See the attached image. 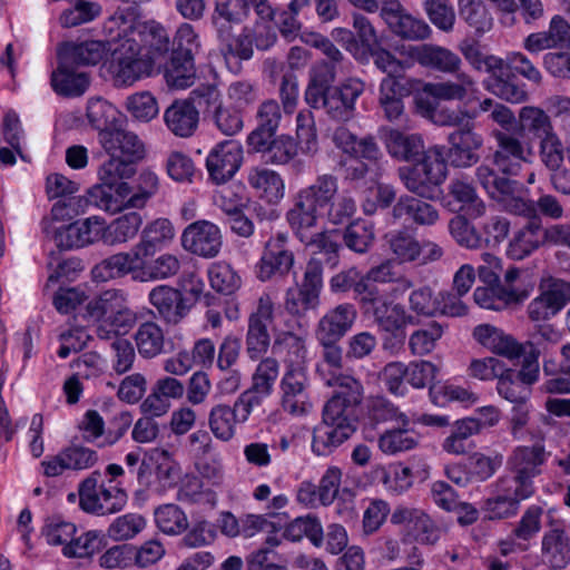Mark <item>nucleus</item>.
Masks as SVG:
<instances>
[{
  "mask_svg": "<svg viewBox=\"0 0 570 570\" xmlns=\"http://www.w3.org/2000/svg\"><path fill=\"white\" fill-rule=\"evenodd\" d=\"M180 240L185 250L204 258L217 256L223 244L219 228L208 220L189 224L184 229Z\"/></svg>",
  "mask_w": 570,
  "mask_h": 570,
  "instance_id": "nucleus-12",
  "label": "nucleus"
},
{
  "mask_svg": "<svg viewBox=\"0 0 570 570\" xmlns=\"http://www.w3.org/2000/svg\"><path fill=\"white\" fill-rule=\"evenodd\" d=\"M140 20L129 8H118L102 24V36L108 48L136 46L134 32Z\"/></svg>",
  "mask_w": 570,
  "mask_h": 570,
  "instance_id": "nucleus-18",
  "label": "nucleus"
},
{
  "mask_svg": "<svg viewBox=\"0 0 570 570\" xmlns=\"http://www.w3.org/2000/svg\"><path fill=\"white\" fill-rule=\"evenodd\" d=\"M389 154L402 161H419L428 154L423 138L417 134H404L396 129L389 131L385 138Z\"/></svg>",
  "mask_w": 570,
  "mask_h": 570,
  "instance_id": "nucleus-36",
  "label": "nucleus"
},
{
  "mask_svg": "<svg viewBox=\"0 0 570 570\" xmlns=\"http://www.w3.org/2000/svg\"><path fill=\"white\" fill-rule=\"evenodd\" d=\"M337 190V178L331 174L320 175L313 184L299 189L286 214L292 229L303 232L307 227H316L320 214L325 212Z\"/></svg>",
  "mask_w": 570,
  "mask_h": 570,
  "instance_id": "nucleus-1",
  "label": "nucleus"
},
{
  "mask_svg": "<svg viewBox=\"0 0 570 570\" xmlns=\"http://www.w3.org/2000/svg\"><path fill=\"white\" fill-rule=\"evenodd\" d=\"M443 333L444 326L436 321H432L425 326L415 330L409 336V348L411 353L417 356L430 354L435 348Z\"/></svg>",
  "mask_w": 570,
  "mask_h": 570,
  "instance_id": "nucleus-55",
  "label": "nucleus"
},
{
  "mask_svg": "<svg viewBox=\"0 0 570 570\" xmlns=\"http://www.w3.org/2000/svg\"><path fill=\"white\" fill-rule=\"evenodd\" d=\"M237 423H239V420L234 406L216 404L208 413L210 432L223 442H228L235 436Z\"/></svg>",
  "mask_w": 570,
  "mask_h": 570,
  "instance_id": "nucleus-47",
  "label": "nucleus"
},
{
  "mask_svg": "<svg viewBox=\"0 0 570 570\" xmlns=\"http://www.w3.org/2000/svg\"><path fill=\"white\" fill-rule=\"evenodd\" d=\"M135 341L139 354L145 358H153L164 352V332L156 322L141 323L136 331Z\"/></svg>",
  "mask_w": 570,
  "mask_h": 570,
  "instance_id": "nucleus-48",
  "label": "nucleus"
},
{
  "mask_svg": "<svg viewBox=\"0 0 570 570\" xmlns=\"http://www.w3.org/2000/svg\"><path fill=\"white\" fill-rule=\"evenodd\" d=\"M104 537L97 531H88L75 538L62 548L67 558H90L102 550Z\"/></svg>",
  "mask_w": 570,
  "mask_h": 570,
  "instance_id": "nucleus-61",
  "label": "nucleus"
},
{
  "mask_svg": "<svg viewBox=\"0 0 570 570\" xmlns=\"http://www.w3.org/2000/svg\"><path fill=\"white\" fill-rule=\"evenodd\" d=\"M491 489L497 492H503L520 503L531 498L535 492L534 481L527 480V478L508 471L491 484Z\"/></svg>",
  "mask_w": 570,
  "mask_h": 570,
  "instance_id": "nucleus-58",
  "label": "nucleus"
},
{
  "mask_svg": "<svg viewBox=\"0 0 570 570\" xmlns=\"http://www.w3.org/2000/svg\"><path fill=\"white\" fill-rule=\"evenodd\" d=\"M365 83L351 77L331 87L324 108L325 114L336 121H348L355 116L356 100L363 95Z\"/></svg>",
  "mask_w": 570,
  "mask_h": 570,
  "instance_id": "nucleus-11",
  "label": "nucleus"
},
{
  "mask_svg": "<svg viewBox=\"0 0 570 570\" xmlns=\"http://www.w3.org/2000/svg\"><path fill=\"white\" fill-rule=\"evenodd\" d=\"M543 509L540 505L532 504L525 509L521 519L511 531V535L519 541L528 544L541 531Z\"/></svg>",
  "mask_w": 570,
  "mask_h": 570,
  "instance_id": "nucleus-64",
  "label": "nucleus"
},
{
  "mask_svg": "<svg viewBox=\"0 0 570 570\" xmlns=\"http://www.w3.org/2000/svg\"><path fill=\"white\" fill-rule=\"evenodd\" d=\"M284 538L298 542L307 538L314 546L320 547L323 542L324 533L320 520L311 514L297 517L289 522L283 533Z\"/></svg>",
  "mask_w": 570,
  "mask_h": 570,
  "instance_id": "nucleus-52",
  "label": "nucleus"
},
{
  "mask_svg": "<svg viewBox=\"0 0 570 570\" xmlns=\"http://www.w3.org/2000/svg\"><path fill=\"white\" fill-rule=\"evenodd\" d=\"M546 460L547 453L542 444L520 445L508 456L505 469L533 481L541 474V466Z\"/></svg>",
  "mask_w": 570,
  "mask_h": 570,
  "instance_id": "nucleus-26",
  "label": "nucleus"
},
{
  "mask_svg": "<svg viewBox=\"0 0 570 570\" xmlns=\"http://www.w3.org/2000/svg\"><path fill=\"white\" fill-rule=\"evenodd\" d=\"M247 181L256 194L267 203L275 204L284 197L285 186L279 174L264 167H253Z\"/></svg>",
  "mask_w": 570,
  "mask_h": 570,
  "instance_id": "nucleus-39",
  "label": "nucleus"
},
{
  "mask_svg": "<svg viewBox=\"0 0 570 570\" xmlns=\"http://www.w3.org/2000/svg\"><path fill=\"white\" fill-rule=\"evenodd\" d=\"M135 193L122 203L125 208H144L159 189L158 176L151 170H142L135 185Z\"/></svg>",
  "mask_w": 570,
  "mask_h": 570,
  "instance_id": "nucleus-62",
  "label": "nucleus"
},
{
  "mask_svg": "<svg viewBox=\"0 0 570 570\" xmlns=\"http://www.w3.org/2000/svg\"><path fill=\"white\" fill-rule=\"evenodd\" d=\"M155 521L158 529L170 535L183 533L188 528L185 512L176 504H164L155 510Z\"/></svg>",
  "mask_w": 570,
  "mask_h": 570,
  "instance_id": "nucleus-60",
  "label": "nucleus"
},
{
  "mask_svg": "<svg viewBox=\"0 0 570 570\" xmlns=\"http://www.w3.org/2000/svg\"><path fill=\"white\" fill-rule=\"evenodd\" d=\"M407 56L422 67L442 73H456L462 67V60L455 52L433 43L410 46L407 48Z\"/></svg>",
  "mask_w": 570,
  "mask_h": 570,
  "instance_id": "nucleus-19",
  "label": "nucleus"
},
{
  "mask_svg": "<svg viewBox=\"0 0 570 570\" xmlns=\"http://www.w3.org/2000/svg\"><path fill=\"white\" fill-rule=\"evenodd\" d=\"M357 309L352 303H342L330 308L316 326V338L341 341L353 327Z\"/></svg>",
  "mask_w": 570,
  "mask_h": 570,
  "instance_id": "nucleus-22",
  "label": "nucleus"
},
{
  "mask_svg": "<svg viewBox=\"0 0 570 570\" xmlns=\"http://www.w3.org/2000/svg\"><path fill=\"white\" fill-rule=\"evenodd\" d=\"M519 129L539 141L554 132L550 116L535 106H524L519 110Z\"/></svg>",
  "mask_w": 570,
  "mask_h": 570,
  "instance_id": "nucleus-46",
  "label": "nucleus"
},
{
  "mask_svg": "<svg viewBox=\"0 0 570 570\" xmlns=\"http://www.w3.org/2000/svg\"><path fill=\"white\" fill-rule=\"evenodd\" d=\"M111 48L102 40H87L82 42H66L58 49V59L65 63L79 66H96L105 59Z\"/></svg>",
  "mask_w": 570,
  "mask_h": 570,
  "instance_id": "nucleus-29",
  "label": "nucleus"
},
{
  "mask_svg": "<svg viewBox=\"0 0 570 570\" xmlns=\"http://www.w3.org/2000/svg\"><path fill=\"white\" fill-rule=\"evenodd\" d=\"M374 322L384 332L395 333L407 324L414 323V317L407 314L402 304L385 299L372 312Z\"/></svg>",
  "mask_w": 570,
  "mask_h": 570,
  "instance_id": "nucleus-45",
  "label": "nucleus"
},
{
  "mask_svg": "<svg viewBox=\"0 0 570 570\" xmlns=\"http://www.w3.org/2000/svg\"><path fill=\"white\" fill-rule=\"evenodd\" d=\"M540 558L551 570H563L570 564V538L562 527H553L543 533Z\"/></svg>",
  "mask_w": 570,
  "mask_h": 570,
  "instance_id": "nucleus-23",
  "label": "nucleus"
},
{
  "mask_svg": "<svg viewBox=\"0 0 570 570\" xmlns=\"http://www.w3.org/2000/svg\"><path fill=\"white\" fill-rule=\"evenodd\" d=\"M99 142L108 156L138 161L145 155V146L132 131L115 127L98 135Z\"/></svg>",
  "mask_w": 570,
  "mask_h": 570,
  "instance_id": "nucleus-20",
  "label": "nucleus"
},
{
  "mask_svg": "<svg viewBox=\"0 0 570 570\" xmlns=\"http://www.w3.org/2000/svg\"><path fill=\"white\" fill-rule=\"evenodd\" d=\"M570 302V282L549 277L541 284V294L528 306L532 321H546L556 316Z\"/></svg>",
  "mask_w": 570,
  "mask_h": 570,
  "instance_id": "nucleus-6",
  "label": "nucleus"
},
{
  "mask_svg": "<svg viewBox=\"0 0 570 570\" xmlns=\"http://www.w3.org/2000/svg\"><path fill=\"white\" fill-rule=\"evenodd\" d=\"M117 116V108L107 100L100 97L89 99L87 118L91 126L98 130V135L102 134L105 130L115 128Z\"/></svg>",
  "mask_w": 570,
  "mask_h": 570,
  "instance_id": "nucleus-59",
  "label": "nucleus"
},
{
  "mask_svg": "<svg viewBox=\"0 0 570 570\" xmlns=\"http://www.w3.org/2000/svg\"><path fill=\"white\" fill-rule=\"evenodd\" d=\"M354 432L355 426L342 423L332 424L326 420H322L313 431V452L317 455H327L350 439Z\"/></svg>",
  "mask_w": 570,
  "mask_h": 570,
  "instance_id": "nucleus-37",
  "label": "nucleus"
},
{
  "mask_svg": "<svg viewBox=\"0 0 570 570\" xmlns=\"http://www.w3.org/2000/svg\"><path fill=\"white\" fill-rule=\"evenodd\" d=\"M148 299L159 316L169 324H178L190 308L183 293L168 285H158L153 288Z\"/></svg>",
  "mask_w": 570,
  "mask_h": 570,
  "instance_id": "nucleus-24",
  "label": "nucleus"
},
{
  "mask_svg": "<svg viewBox=\"0 0 570 570\" xmlns=\"http://www.w3.org/2000/svg\"><path fill=\"white\" fill-rule=\"evenodd\" d=\"M166 83L174 89H185L194 85L196 78L194 58L171 55L164 69Z\"/></svg>",
  "mask_w": 570,
  "mask_h": 570,
  "instance_id": "nucleus-49",
  "label": "nucleus"
},
{
  "mask_svg": "<svg viewBox=\"0 0 570 570\" xmlns=\"http://www.w3.org/2000/svg\"><path fill=\"white\" fill-rule=\"evenodd\" d=\"M448 141L450 147L446 156L453 167L468 168L479 161L476 151L482 147L483 138L472 126L465 125L452 131Z\"/></svg>",
  "mask_w": 570,
  "mask_h": 570,
  "instance_id": "nucleus-16",
  "label": "nucleus"
},
{
  "mask_svg": "<svg viewBox=\"0 0 570 570\" xmlns=\"http://www.w3.org/2000/svg\"><path fill=\"white\" fill-rule=\"evenodd\" d=\"M375 239L374 226L365 219H355L351 222L343 234L345 246L357 253H366L373 245Z\"/></svg>",
  "mask_w": 570,
  "mask_h": 570,
  "instance_id": "nucleus-53",
  "label": "nucleus"
},
{
  "mask_svg": "<svg viewBox=\"0 0 570 570\" xmlns=\"http://www.w3.org/2000/svg\"><path fill=\"white\" fill-rule=\"evenodd\" d=\"M391 522L396 525H404L423 544L433 546L441 537L439 525L428 513L417 508L399 505L391 514Z\"/></svg>",
  "mask_w": 570,
  "mask_h": 570,
  "instance_id": "nucleus-17",
  "label": "nucleus"
},
{
  "mask_svg": "<svg viewBox=\"0 0 570 570\" xmlns=\"http://www.w3.org/2000/svg\"><path fill=\"white\" fill-rule=\"evenodd\" d=\"M275 317V304L268 293H263L248 315L245 346L248 357L261 358L271 346L269 326Z\"/></svg>",
  "mask_w": 570,
  "mask_h": 570,
  "instance_id": "nucleus-4",
  "label": "nucleus"
},
{
  "mask_svg": "<svg viewBox=\"0 0 570 570\" xmlns=\"http://www.w3.org/2000/svg\"><path fill=\"white\" fill-rule=\"evenodd\" d=\"M126 303L127 294L122 289H107L89 301L86 307L87 315L95 321L107 318Z\"/></svg>",
  "mask_w": 570,
  "mask_h": 570,
  "instance_id": "nucleus-56",
  "label": "nucleus"
},
{
  "mask_svg": "<svg viewBox=\"0 0 570 570\" xmlns=\"http://www.w3.org/2000/svg\"><path fill=\"white\" fill-rule=\"evenodd\" d=\"M497 148L492 155V165L504 175H517L521 163L530 161L533 156L531 144H524L518 137L504 131H495Z\"/></svg>",
  "mask_w": 570,
  "mask_h": 570,
  "instance_id": "nucleus-8",
  "label": "nucleus"
},
{
  "mask_svg": "<svg viewBox=\"0 0 570 570\" xmlns=\"http://www.w3.org/2000/svg\"><path fill=\"white\" fill-rule=\"evenodd\" d=\"M75 66L65 63L58 59V67L52 71L50 83L53 91L62 97H80L90 85V77L87 72L76 71Z\"/></svg>",
  "mask_w": 570,
  "mask_h": 570,
  "instance_id": "nucleus-30",
  "label": "nucleus"
},
{
  "mask_svg": "<svg viewBox=\"0 0 570 570\" xmlns=\"http://www.w3.org/2000/svg\"><path fill=\"white\" fill-rule=\"evenodd\" d=\"M527 295L511 287H504L497 283L475 288L474 302L482 308L501 311L511 304L521 303Z\"/></svg>",
  "mask_w": 570,
  "mask_h": 570,
  "instance_id": "nucleus-40",
  "label": "nucleus"
},
{
  "mask_svg": "<svg viewBox=\"0 0 570 570\" xmlns=\"http://www.w3.org/2000/svg\"><path fill=\"white\" fill-rule=\"evenodd\" d=\"M454 80L426 82L423 92L441 101H469L478 94L476 80L469 73L458 71Z\"/></svg>",
  "mask_w": 570,
  "mask_h": 570,
  "instance_id": "nucleus-21",
  "label": "nucleus"
},
{
  "mask_svg": "<svg viewBox=\"0 0 570 570\" xmlns=\"http://www.w3.org/2000/svg\"><path fill=\"white\" fill-rule=\"evenodd\" d=\"M389 250L401 264L414 263L419 258V239L407 230H394L385 235Z\"/></svg>",
  "mask_w": 570,
  "mask_h": 570,
  "instance_id": "nucleus-50",
  "label": "nucleus"
},
{
  "mask_svg": "<svg viewBox=\"0 0 570 570\" xmlns=\"http://www.w3.org/2000/svg\"><path fill=\"white\" fill-rule=\"evenodd\" d=\"M101 473L96 470L85 478L78 487L79 507L87 513L96 515L114 514L127 503L125 490L114 484L100 483Z\"/></svg>",
  "mask_w": 570,
  "mask_h": 570,
  "instance_id": "nucleus-3",
  "label": "nucleus"
},
{
  "mask_svg": "<svg viewBox=\"0 0 570 570\" xmlns=\"http://www.w3.org/2000/svg\"><path fill=\"white\" fill-rule=\"evenodd\" d=\"M136 49L153 66L159 59L164 58L171 49L173 41L167 29L155 20L142 21L136 27L134 32Z\"/></svg>",
  "mask_w": 570,
  "mask_h": 570,
  "instance_id": "nucleus-14",
  "label": "nucleus"
},
{
  "mask_svg": "<svg viewBox=\"0 0 570 570\" xmlns=\"http://www.w3.org/2000/svg\"><path fill=\"white\" fill-rule=\"evenodd\" d=\"M167 129L179 138L191 137L199 124V110L188 99L175 100L164 112Z\"/></svg>",
  "mask_w": 570,
  "mask_h": 570,
  "instance_id": "nucleus-27",
  "label": "nucleus"
},
{
  "mask_svg": "<svg viewBox=\"0 0 570 570\" xmlns=\"http://www.w3.org/2000/svg\"><path fill=\"white\" fill-rule=\"evenodd\" d=\"M176 235L175 227L168 218L159 217L146 224L140 240L155 253L169 245Z\"/></svg>",
  "mask_w": 570,
  "mask_h": 570,
  "instance_id": "nucleus-54",
  "label": "nucleus"
},
{
  "mask_svg": "<svg viewBox=\"0 0 570 570\" xmlns=\"http://www.w3.org/2000/svg\"><path fill=\"white\" fill-rule=\"evenodd\" d=\"M474 337L485 347L508 358L522 354V347L509 335L491 325H479L474 328Z\"/></svg>",
  "mask_w": 570,
  "mask_h": 570,
  "instance_id": "nucleus-42",
  "label": "nucleus"
},
{
  "mask_svg": "<svg viewBox=\"0 0 570 570\" xmlns=\"http://www.w3.org/2000/svg\"><path fill=\"white\" fill-rule=\"evenodd\" d=\"M470 476L473 482H485L491 479L503 464V455L494 453L487 455L474 452L468 458Z\"/></svg>",
  "mask_w": 570,
  "mask_h": 570,
  "instance_id": "nucleus-63",
  "label": "nucleus"
},
{
  "mask_svg": "<svg viewBox=\"0 0 570 570\" xmlns=\"http://www.w3.org/2000/svg\"><path fill=\"white\" fill-rule=\"evenodd\" d=\"M316 227H307L303 232L293 229L296 236L307 247L313 248L314 254L325 255V262L331 267L338 264L340 244L333 239L332 235L325 230L314 232Z\"/></svg>",
  "mask_w": 570,
  "mask_h": 570,
  "instance_id": "nucleus-44",
  "label": "nucleus"
},
{
  "mask_svg": "<svg viewBox=\"0 0 570 570\" xmlns=\"http://www.w3.org/2000/svg\"><path fill=\"white\" fill-rule=\"evenodd\" d=\"M381 17L390 30L404 40L420 41L429 39L432 35L431 27L423 19L406 12L399 0H392L387 7L383 8Z\"/></svg>",
  "mask_w": 570,
  "mask_h": 570,
  "instance_id": "nucleus-13",
  "label": "nucleus"
},
{
  "mask_svg": "<svg viewBox=\"0 0 570 570\" xmlns=\"http://www.w3.org/2000/svg\"><path fill=\"white\" fill-rule=\"evenodd\" d=\"M458 6L460 18L478 35L491 30L493 19L482 0H459Z\"/></svg>",
  "mask_w": 570,
  "mask_h": 570,
  "instance_id": "nucleus-51",
  "label": "nucleus"
},
{
  "mask_svg": "<svg viewBox=\"0 0 570 570\" xmlns=\"http://www.w3.org/2000/svg\"><path fill=\"white\" fill-rule=\"evenodd\" d=\"M142 222L139 213L129 212L112 219L106 226L102 224V242L109 246L126 244L137 236Z\"/></svg>",
  "mask_w": 570,
  "mask_h": 570,
  "instance_id": "nucleus-38",
  "label": "nucleus"
},
{
  "mask_svg": "<svg viewBox=\"0 0 570 570\" xmlns=\"http://www.w3.org/2000/svg\"><path fill=\"white\" fill-rule=\"evenodd\" d=\"M136 173L135 163L121 159L117 156H109L97 170L98 179L109 189L120 180L131 178Z\"/></svg>",
  "mask_w": 570,
  "mask_h": 570,
  "instance_id": "nucleus-57",
  "label": "nucleus"
},
{
  "mask_svg": "<svg viewBox=\"0 0 570 570\" xmlns=\"http://www.w3.org/2000/svg\"><path fill=\"white\" fill-rule=\"evenodd\" d=\"M252 7V0H217L212 19L218 38L228 39L230 29L242 26Z\"/></svg>",
  "mask_w": 570,
  "mask_h": 570,
  "instance_id": "nucleus-28",
  "label": "nucleus"
},
{
  "mask_svg": "<svg viewBox=\"0 0 570 570\" xmlns=\"http://www.w3.org/2000/svg\"><path fill=\"white\" fill-rule=\"evenodd\" d=\"M448 195L471 218H479L485 214L487 206L479 197L472 181L466 176H458L450 180Z\"/></svg>",
  "mask_w": 570,
  "mask_h": 570,
  "instance_id": "nucleus-34",
  "label": "nucleus"
},
{
  "mask_svg": "<svg viewBox=\"0 0 570 570\" xmlns=\"http://www.w3.org/2000/svg\"><path fill=\"white\" fill-rule=\"evenodd\" d=\"M475 177L493 199L501 200L512 197L518 191V181L499 176L489 164H481L475 170Z\"/></svg>",
  "mask_w": 570,
  "mask_h": 570,
  "instance_id": "nucleus-43",
  "label": "nucleus"
},
{
  "mask_svg": "<svg viewBox=\"0 0 570 570\" xmlns=\"http://www.w3.org/2000/svg\"><path fill=\"white\" fill-rule=\"evenodd\" d=\"M395 219L406 217L420 226H432L440 219L439 209L432 204L413 196H401L392 208Z\"/></svg>",
  "mask_w": 570,
  "mask_h": 570,
  "instance_id": "nucleus-35",
  "label": "nucleus"
},
{
  "mask_svg": "<svg viewBox=\"0 0 570 570\" xmlns=\"http://www.w3.org/2000/svg\"><path fill=\"white\" fill-rule=\"evenodd\" d=\"M399 177L405 188L421 198L436 199L438 189L446 177V165L439 147L428 148L424 158L410 166L400 167Z\"/></svg>",
  "mask_w": 570,
  "mask_h": 570,
  "instance_id": "nucleus-2",
  "label": "nucleus"
},
{
  "mask_svg": "<svg viewBox=\"0 0 570 570\" xmlns=\"http://www.w3.org/2000/svg\"><path fill=\"white\" fill-rule=\"evenodd\" d=\"M273 353L284 355L288 367L299 366L306 356L305 336L302 332L292 330L279 331L275 334L272 345Z\"/></svg>",
  "mask_w": 570,
  "mask_h": 570,
  "instance_id": "nucleus-41",
  "label": "nucleus"
},
{
  "mask_svg": "<svg viewBox=\"0 0 570 570\" xmlns=\"http://www.w3.org/2000/svg\"><path fill=\"white\" fill-rule=\"evenodd\" d=\"M111 60L108 66L115 87H130L151 71V65L135 46L115 47L110 50Z\"/></svg>",
  "mask_w": 570,
  "mask_h": 570,
  "instance_id": "nucleus-5",
  "label": "nucleus"
},
{
  "mask_svg": "<svg viewBox=\"0 0 570 570\" xmlns=\"http://www.w3.org/2000/svg\"><path fill=\"white\" fill-rule=\"evenodd\" d=\"M243 163V147L235 140L217 144L207 155L206 169L212 181L217 185L230 180Z\"/></svg>",
  "mask_w": 570,
  "mask_h": 570,
  "instance_id": "nucleus-9",
  "label": "nucleus"
},
{
  "mask_svg": "<svg viewBox=\"0 0 570 570\" xmlns=\"http://www.w3.org/2000/svg\"><path fill=\"white\" fill-rule=\"evenodd\" d=\"M287 235L278 233L268 239L264 252L256 265V276L262 282H267L276 276H285L294 266V254L287 246Z\"/></svg>",
  "mask_w": 570,
  "mask_h": 570,
  "instance_id": "nucleus-7",
  "label": "nucleus"
},
{
  "mask_svg": "<svg viewBox=\"0 0 570 570\" xmlns=\"http://www.w3.org/2000/svg\"><path fill=\"white\" fill-rule=\"evenodd\" d=\"M332 141L342 153L355 158L376 160L381 156L374 137L365 136L358 139L355 134L344 126L334 129Z\"/></svg>",
  "mask_w": 570,
  "mask_h": 570,
  "instance_id": "nucleus-33",
  "label": "nucleus"
},
{
  "mask_svg": "<svg viewBox=\"0 0 570 570\" xmlns=\"http://www.w3.org/2000/svg\"><path fill=\"white\" fill-rule=\"evenodd\" d=\"M99 460L98 453L81 444H70L56 455L41 462L43 474L49 478L61 475L65 471H83L94 468Z\"/></svg>",
  "mask_w": 570,
  "mask_h": 570,
  "instance_id": "nucleus-10",
  "label": "nucleus"
},
{
  "mask_svg": "<svg viewBox=\"0 0 570 570\" xmlns=\"http://www.w3.org/2000/svg\"><path fill=\"white\" fill-rule=\"evenodd\" d=\"M308 379L301 366L288 367L281 381L282 407L292 415H304L312 404L309 402Z\"/></svg>",
  "mask_w": 570,
  "mask_h": 570,
  "instance_id": "nucleus-15",
  "label": "nucleus"
},
{
  "mask_svg": "<svg viewBox=\"0 0 570 570\" xmlns=\"http://www.w3.org/2000/svg\"><path fill=\"white\" fill-rule=\"evenodd\" d=\"M547 243L540 216H533L511 238L507 253L512 259H523Z\"/></svg>",
  "mask_w": 570,
  "mask_h": 570,
  "instance_id": "nucleus-25",
  "label": "nucleus"
},
{
  "mask_svg": "<svg viewBox=\"0 0 570 570\" xmlns=\"http://www.w3.org/2000/svg\"><path fill=\"white\" fill-rule=\"evenodd\" d=\"M407 95L409 90L396 77L382 79L379 89V105L386 120L399 122L405 118L403 98Z\"/></svg>",
  "mask_w": 570,
  "mask_h": 570,
  "instance_id": "nucleus-32",
  "label": "nucleus"
},
{
  "mask_svg": "<svg viewBox=\"0 0 570 570\" xmlns=\"http://www.w3.org/2000/svg\"><path fill=\"white\" fill-rule=\"evenodd\" d=\"M487 88L494 96L511 104H522L529 98L525 83L508 70L504 60L500 69L493 70L490 75Z\"/></svg>",
  "mask_w": 570,
  "mask_h": 570,
  "instance_id": "nucleus-31",
  "label": "nucleus"
}]
</instances>
